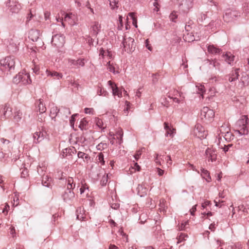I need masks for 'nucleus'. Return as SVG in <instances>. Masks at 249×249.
Segmentation results:
<instances>
[{"mask_svg": "<svg viewBox=\"0 0 249 249\" xmlns=\"http://www.w3.org/2000/svg\"><path fill=\"white\" fill-rule=\"evenodd\" d=\"M194 134L196 137L200 139L205 138L208 134L204 128L199 124L196 125L194 130Z\"/></svg>", "mask_w": 249, "mask_h": 249, "instance_id": "9", "label": "nucleus"}, {"mask_svg": "<svg viewBox=\"0 0 249 249\" xmlns=\"http://www.w3.org/2000/svg\"><path fill=\"white\" fill-rule=\"evenodd\" d=\"M239 70V69H236L235 70L234 72L231 75L233 77H234L237 79L238 78V77H239V73H238Z\"/></svg>", "mask_w": 249, "mask_h": 249, "instance_id": "55", "label": "nucleus"}, {"mask_svg": "<svg viewBox=\"0 0 249 249\" xmlns=\"http://www.w3.org/2000/svg\"><path fill=\"white\" fill-rule=\"evenodd\" d=\"M241 16L240 12L228 9L226 10L223 16V18L225 21L227 22H231L237 19Z\"/></svg>", "mask_w": 249, "mask_h": 249, "instance_id": "4", "label": "nucleus"}, {"mask_svg": "<svg viewBox=\"0 0 249 249\" xmlns=\"http://www.w3.org/2000/svg\"><path fill=\"white\" fill-rule=\"evenodd\" d=\"M210 203H211V202H210V201L206 200V201H204V203H203L202 204V207L203 208H205L207 206L209 205Z\"/></svg>", "mask_w": 249, "mask_h": 249, "instance_id": "62", "label": "nucleus"}, {"mask_svg": "<svg viewBox=\"0 0 249 249\" xmlns=\"http://www.w3.org/2000/svg\"><path fill=\"white\" fill-rule=\"evenodd\" d=\"M88 124V122L86 120L85 118H83L80 121V124L79 125V127L81 130H86L87 129V125Z\"/></svg>", "mask_w": 249, "mask_h": 249, "instance_id": "34", "label": "nucleus"}, {"mask_svg": "<svg viewBox=\"0 0 249 249\" xmlns=\"http://www.w3.org/2000/svg\"><path fill=\"white\" fill-rule=\"evenodd\" d=\"M100 28V26L98 22H95L92 26V31L94 35L96 36L98 34Z\"/></svg>", "mask_w": 249, "mask_h": 249, "instance_id": "30", "label": "nucleus"}, {"mask_svg": "<svg viewBox=\"0 0 249 249\" xmlns=\"http://www.w3.org/2000/svg\"><path fill=\"white\" fill-rule=\"evenodd\" d=\"M96 160L101 163V165L105 164V160L104 159V155L102 153H100L96 157Z\"/></svg>", "mask_w": 249, "mask_h": 249, "instance_id": "36", "label": "nucleus"}, {"mask_svg": "<svg viewBox=\"0 0 249 249\" xmlns=\"http://www.w3.org/2000/svg\"><path fill=\"white\" fill-rule=\"evenodd\" d=\"M3 116L5 118H9L12 116V108L8 105H5L3 108Z\"/></svg>", "mask_w": 249, "mask_h": 249, "instance_id": "22", "label": "nucleus"}, {"mask_svg": "<svg viewBox=\"0 0 249 249\" xmlns=\"http://www.w3.org/2000/svg\"><path fill=\"white\" fill-rule=\"evenodd\" d=\"M65 41V37L62 35L56 34L52 37V43L56 47L60 48L63 47Z\"/></svg>", "mask_w": 249, "mask_h": 249, "instance_id": "8", "label": "nucleus"}, {"mask_svg": "<svg viewBox=\"0 0 249 249\" xmlns=\"http://www.w3.org/2000/svg\"><path fill=\"white\" fill-rule=\"evenodd\" d=\"M233 146L232 144H229L227 145H225L224 147L222 148L223 151L226 153L227 152L231 151V150L230 149L231 147Z\"/></svg>", "mask_w": 249, "mask_h": 249, "instance_id": "49", "label": "nucleus"}, {"mask_svg": "<svg viewBox=\"0 0 249 249\" xmlns=\"http://www.w3.org/2000/svg\"><path fill=\"white\" fill-rule=\"evenodd\" d=\"M94 110L92 108H85V112L86 113L93 114Z\"/></svg>", "mask_w": 249, "mask_h": 249, "instance_id": "56", "label": "nucleus"}, {"mask_svg": "<svg viewBox=\"0 0 249 249\" xmlns=\"http://www.w3.org/2000/svg\"><path fill=\"white\" fill-rule=\"evenodd\" d=\"M193 1L192 0H182L179 6V10L183 14H187L192 8Z\"/></svg>", "mask_w": 249, "mask_h": 249, "instance_id": "7", "label": "nucleus"}, {"mask_svg": "<svg viewBox=\"0 0 249 249\" xmlns=\"http://www.w3.org/2000/svg\"><path fill=\"white\" fill-rule=\"evenodd\" d=\"M224 128V126H221V128H220L219 131H220L221 133L222 134V136H224L225 139L226 141H229L231 139V137H232V135L231 133L230 132V129L228 128L227 131L226 132H224L223 130V129Z\"/></svg>", "mask_w": 249, "mask_h": 249, "instance_id": "20", "label": "nucleus"}, {"mask_svg": "<svg viewBox=\"0 0 249 249\" xmlns=\"http://www.w3.org/2000/svg\"><path fill=\"white\" fill-rule=\"evenodd\" d=\"M74 152H76V150L73 147H72V148H65L63 150L62 154V157L63 158H65L68 155H71V154H73Z\"/></svg>", "mask_w": 249, "mask_h": 249, "instance_id": "26", "label": "nucleus"}, {"mask_svg": "<svg viewBox=\"0 0 249 249\" xmlns=\"http://www.w3.org/2000/svg\"><path fill=\"white\" fill-rule=\"evenodd\" d=\"M128 16L132 18V19L133 20L132 23H133V25H134L136 27H137V18L135 17V13H132V12L129 13Z\"/></svg>", "mask_w": 249, "mask_h": 249, "instance_id": "42", "label": "nucleus"}, {"mask_svg": "<svg viewBox=\"0 0 249 249\" xmlns=\"http://www.w3.org/2000/svg\"><path fill=\"white\" fill-rule=\"evenodd\" d=\"M74 19V15L72 14V13L65 14L64 19V21L68 22V23L70 25H73L75 23Z\"/></svg>", "mask_w": 249, "mask_h": 249, "instance_id": "16", "label": "nucleus"}, {"mask_svg": "<svg viewBox=\"0 0 249 249\" xmlns=\"http://www.w3.org/2000/svg\"><path fill=\"white\" fill-rule=\"evenodd\" d=\"M107 69L111 72L115 73V68L110 64V62L109 61L107 63Z\"/></svg>", "mask_w": 249, "mask_h": 249, "instance_id": "45", "label": "nucleus"}, {"mask_svg": "<svg viewBox=\"0 0 249 249\" xmlns=\"http://www.w3.org/2000/svg\"><path fill=\"white\" fill-rule=\"evenodd\" d=\"M137 194L141 197L147 194V189L142 185L139 184L137 188Z\"/></svg>", "mask_w": 249, "mask_h": 249, "instance_id": "24", "label": "nucleus"}, {"mask_svg": "<svg viewBox=\"0 0 249 249\" xmlns=\"http://www.w3.org/2000/svg\"><path fill=\"white\" fill-rule=\"evenodd\" d=\"M142 149L137 151L135 155L134 156V157L136 160H138V159L140 158L142 153Z\"/></svg>", "mask_w": 249, "mask_h": 249, "instance_id": "50", "label": "nucleus"}, {"mask_svg": "<svg viewBox=\"0 0 249 249\" xmlns=\"http://www.w3.org/2000/svg\"><path fill=\"white\" fill-rule=\"evenodd\" d=\"M164 128L166 130L165 136L166 137H173L174 136V133H175V129L172 128L169 125V124L167 122H165L164 123Z\"/></svg>", "mask_w": 249, "mask_h": 249, "instance_id": "15", "label": "nucleus"}, {"mask_svg": "<svg viewBox=\"0 0 249 249\" xmlns=\"http://www.w3.org/2000/svg\"><path fill=\"white\" fill-rule=\"evenodd\" d=\"M68 64L70 66L72 67L73 66H77V60L74 59H69Z\"/></svg>", "mask_w": 249, "mask_h": 249, "instance_id": "46", "label": "nucleus"}, {"mask_svg": "<svg viewBox=\"0 0 249 249\" xmlns=\"http://www.w3.org/2000/svg\"><path fill=\"white\" fill-rule=\"evenodd\" d=\"M97 94L99 95H102V96H107L108 95V93L104 89H102L101 88H99V89L97 90Z\"/></svg>", "mask_w": 249, "mask_h": 249, "instance_id": "41", "label": "nucleus"}, {"mask_svg": "<svg viewBox=\"0 0 249 249\" xmlns=\"http://www.w3.org/2000/svg\"><path fill=\"white\" fill-rule=\"evenodd\" d=\"M108 85L111 87V88L112 90V94L114 96H118V97H121L122 92L119 88L117 87V86L114 84L111 81H108Z\"/></svg>", "mask_w": 249, "mask_h": 249, "instance_id": "14", "label": "nucleus"}, {"mask_svg": "<svg viewBox=\"0 0 249 249\" xmlns=\"http://www.w3.org/2000/svg\"><path fill=\"white\" fill-rule=\"evenodd\" d=\"M70 84L72 86V87H75V88H78V86H79V85L75 81H73L72 80H71L70 82Z\"/></svg>", "mask_w": 249, "mask_h": 249, "instance_id": "60", "label": "nucleus"}, {"mask_svg": "<svg viewBox=\"0 0 249 249\" xmlns=\"http://www.w3.org/2000/svg\"><path fill=\"white\" fill-rule=\"evenodd\" d=\"M153 6L155 7L154 10L158 12L159 10V0H155V1L153 2Z\"/></svg>", "mask_w": 249, "mask_h": 249, "instance_id": "47", "label": "nucleus"}, {"mask_svg": "<svg viewBox=\"0 0 249 249\" xmlns=\"http://www.w3.org/2000/svg\"><path fill=\"white\" fill-rule=\"evenodd\" d=\"M22 73L21 72H19L18 75H17L13 78V82L15 84H18L21 82V80L23 77H21Z\"/></svg>", "mask_w": 249, "mask_h": 249, "instance_id": "35", "label": "nucleus"}, {"mask_svg": "<svg viewBox=\"0 0 249 249\" xmlns=\"http://www.w3.org/2000/svg\"><path fill=\"white\" fill-rule=\"evenodd\" d=\"M188 225V221H186L184 223L179 226L178 229L179 231H184L185 230L186 226Z\"/></svg>", "mask_w": 249, "mask_h": 249, "instance_id": "52", "label": "nucleus"}, {"mask_svg": "<svg viewBox=\"0 0 249 249\" xmlns=\"http://www.w3.org/2000/svg\"><path fill=\"white\" fill-rule=\"evenodd\" d=\"M46 73L48 76H50L54 77L57 79H60L62 78L63 74L61 73H59L55 71H50L48 70L46 71Z\"/></svg>", "mask_w": 249, "mask_h": 249, "instance_id": "23", "label": "nucleus"}, {"mask_svg": "<svg viewBox=\"0 0 249 249\" xmlns=\"http://www.w3.org/2000/svg\"><path fill=\"white\" fill-rule=\"evenodd\" d=\"M198 91H199L200 93H203L205 91V88H204V86H202V85H200L199 86H198Z\"/></svg>", "mask_w": 249, "mask_h": 249, "instance_id": "59", "label": "nucleus"}, {"mask_svg": "<svg viewBox=\"0 0 249 249\" xmlns=\"http://www.w3.org/2000/svg\"><path fill=\"white\" fill-rule=\"evenodd\" d=\"M38 110L40 113H45L46 108L44 104L39 100V104H38Z\"/></svg>", "mask_w": 249, "mask_h": 249, "instance_id": "37", "label": "nucleus"}, {"mask_svg": "<svg viewBox=\"0 0 249 249\" xmlns=\"http://www.w3.org/2000/svg\"><path fill=\"white\" fill-rule=\"evenodd\" d=\"M62 197L65 202L70 203L74 199L75 195L72 189L67 188V190L62 194Z\"/></svg>", "mask_w": 249, "mask_h": 249, "instance_id": "11", "label": "nucleus"}, {"mask_svg": "<svg viewBox=\"0 0 249 249\" xmlns=\"http://www.w3.org/2000/svg\"><path fill=\"white\" fill-rule=\"evenodd\" d=\"M108 177H107V175H104L102 179L101 180V184L102 185V186H105L106 185L107 183V180H108Z\"/></svg>", "mask_w": 249, "mask_h": 249, "instance_id": "43", "label": "nucleus"}, {"mask_svg": "<svg viewBox=\"0 0 249 249\" xmlns=\"http://www.w3.org/2000/svg\"><path fill=\"white\" fill-rule=\"evenodd\" d=\"M96 125L100 128L104 129L105 127H103V123L101 119L97 118L96 120Z\"/></svg>", "mask_w": 249, "mask_h": 249, "instance_id": "44", "label": "nucleus"}, {"mask_svg": "<svg viewBox=\"0 0 249 249\" xmlns=\"http://www.w3.org/2000/svg\"><path fill=\"white\" fill-rule=\"evenodd\" d=\"M88 190V187L87 184H82V186L80 189V194H82L84 193V192L86 191V190Z\"/></svg>", "mask_w": 249, "mask_h": 249, "instance_id": "51", "label": "nucleus"}, {"mask_svg": "<svg viewBox=\"0 0 249 249\" xmlns=\"http://www.w3.org/2000/svg\"><path fill=\"white\" fill-rule=\"evenodd\" d=\"M77 115H78L77 114H75L72 115L71 117V119L70 120V124L72 126H73V125H74V120H75L74 117H75V116H77Z\"/></svg>", "mask_w": 249, "mask_h": 249, "instance_id": "58", "label": "nucleus"}, {"mask_svg": "<svg viewBox=\"0 0 249 249\" xmlns=\"http://www.w3.org/2000/svg\"><path fill=\"white\" fill-rule=\"evenodd\" d=\"M67 189H73L75 187V183H74V181L72 178L69 177L67 180Z\"/></svg>", "mask_w": 249, "mask_h": 249, "instance_id": "32", "label": "nucleus"}, {"mask_svg": "<svg viewBox=\"0 0 249 249\" xmlns=\"http://www.w3.org/2000/svg\"><path fill=\"white\" fill-rule=\"evenodd\" d=\"M123 44L125 51L128 53L133 52L135 49L134 39L130 37H127L124 36Z\"/></svg>", "mask_w": 249, "mask_h": 249, "instance_id": "5", "label": "nucleus"}, {"mask_svg": "<svg viewBox=\"0 0 249 249\" xmlns=\"http://www.w3.org/2000/svg\"><path fill=\"white\" fill-rule=\"evenodd\" d=\"M248 121L249 119L247 116H243L242 118L239 120L237 123V125H238L240 128L239 129L236 130L235 132L239 134L240 135H247L249 132L248 129L247 128V124Z\"/></svg>", "mask_w": 249, "mask_h": 249, "instance_id": "3", "label": "nucleus"}, {"mask_svg": "<svg viewBox=\"0 0 249 249\" xmlns=\"http://www.w3.org/2000/svg\"><path fill=\"white\" fill-rule=\"evenodd\" d=\"M223 57H224L225 61L230 64H231V62L234 60V56L231 53H226L223 55Z\"/></svg>", "mask_w": 249, "mask_h": 249, "instance_id": "27", "label": "nucleus"}, {"mask_svg": "<svg viewBox=\"0 0 249 249\" xmlns=\"http://www.w3.org/2000/svg\"><path fill=\"white\" fill-rule=\"evenodd\" d=\"M214 114L213 109H210L207 107H205L201 109L200 116L204 122L208 123L213 120Z\"/></svg>", "mask_w": 249, "mask_h": 249, "instance_id": "2", "label": "nucleus"}, {"mask_svg": "<svg viewBox=\"0 0 249 249\" xmlns=\"http://www.w3.org/2000/svg\"><path fill=\"white\" fill-rule=\"evenodd\" d=\"M77 65H79L81 66H84L85 65L84 59H80L77 60Z\"/></svg>", "mask_w": 249, "mask_h": 249, "instance_id": "54", "label": "nucleus"}, {"mask_svg": "<svg viewBox=\"0 0 249 249\" xmlns=\"http://www.w3.org/2000/svg\"><path fill=\"white\" fill-rule=\"evenodd\" d=\"M45 118V116L43 115V113H40L38 115V120L40 122H42L44 121Z\"/></svg>", "mask_w": 249, "mask_h": 249, "instance_id": "53", "label": "nucleus"}, {"mask_svg": "<svg viewBox=\"0 0 249 249\" xmlns=\"http://www.w3.org/2000/svg\"><path fill=\"white\" fill-rule=\"evenodd\" d=\"M40 32L39 30L36 29H31L29 33V38L33 41L37 42L38 47H41L43 43L39 37Z\"/></svg>", "mask_w": 249, "mask_h": 249, "instance_id": "6", "label": "nucleus"}, {"mask_svg": "<svg viewBox=\"0 0 249 249\" xmlns=\"http://www.w3.org/2000/svg\"><path fill=\"white\" fill-rule=\"evenodd\" d=\"M242 246L240 243H236L233 245L229 246L228 249H242Z\"/></svg>", "mask_w": 249, "mask_h": 249, "instance_id": "38", "label": "nucleus"}, {"mask_svg": "<svg viewBox=\"0 0 249 249\" xmlns=\"http://www.w3.org/2000/svg\"><path fill=\"white\" fill-rule=\"evenodd\" d=\"M207 63H209V66H212L213 68L215 70L220 71V64L217 61L216 59H207Z\"/></svg>", "mask_w": 249, "mask_h": 249, "instance_id": "17", "label": "nucleus"}, {"mask_svg": "<svg viewBox=\"0 0 249 249\" xmlns=\"http://www.w3.org/2000/svg\"><path fill=\"white\" fill-rule=\"evenodd\" d=\"M109 4H110V6L111 7L112 9H114L115 7H116L117 8L118 7V6L117 5L118 2H117L115 0H110Z\"/></svg>", "mask_w": 249, "mask_h": 249, "instance_id": "48", "label": "nucleus"}, {"mask_svg": "<svg viewBox=\"0 0 249 249\" xmlns=\"http://www.w3.org/2000/svg\"><path fill=\"white\" fill-rule=\"evenodd\" d=\"M28 176V171L27 169H24L21 173V177L22 178H26Z\"/></svg>", "mask_w": 249, "mask_h": 249, "instance_id": "57", "label": "nucleus"}, {"mask_svg": "<svg viewBox=\"0 0 249 249\" xmlns=\"http://www.w3.org/2000/svg\"><path fill=\"white\" fill-rule=\"evenodd\" d=\"M33 14L31 13V12H30V13L28 15V16L27 18V22H29L33 17Z\"/></svg>", "mask_w": 249, "mask_h": 249, "instance_id": "64", "label": "nucleus"}, {"mask_svg": "<svg viewBox=\"0 0 249 249\" xmlns=\"http://www.w3.org/2000/svg\"><path fill=\"white\" fill-rule=\"evenodd\" d=\"M7 6L12 13H18L21 8L20 4L16 0H9L7 3Z\"/></svg>", "mask_w": 249, "mask_h": 249, "instance_id": "10", "label": "nucleus"}, {"mask_svg": "<svg viewBox=\"0 0 249 249\" xmlns=\"http://www.w3.org/2000/svg\"><path fill=\"white\" fill-rule=\"evenodd\" d=\"M205 154L208 156L209 160H210L212 162L216 160L217 152L215 149L208 148L205 151Z\"/></svg>", "mask_w": 249, "mask_h": 249, "instance_id": "12", "label": "nucleus"}, {"mask_svg": "<svg viewBox=\"0 0 249 249\" xmlns=\"http://www.w3.org/2000/svg\"><path fill=\"white\" fill-rule=\"evenodd\" d=\"M201 176L202 177V178H205L207 182H210L211 180V178L209 173V172L207 170L204 169V168H201Z\"/></svg>", "mask_w": 249, "mask_h": 249, "instance_id": "28", "label": "nucleus"}, {"mask_svg": "<svg viewBox=\"0 0 249 249\" xmlns=\"http://www.w3.org/2000/svg\"><path fill=\"white\" fill-rule=\"evenodd\" d=\"M50 15V13L48 11H46L44 12V18L46 20L49 19Z\"/></svg>", "mask_w": 249, "mask_h": 249, "instance_id": "61", "label": "nucleus"}, {"mask_svg": "<svg viewBox=\"0 0 249 249\" xmlns=\"http://www.w3.org/2000/svg\"><path fill=\"white\" fill-rule=\"evenodd\" d=\"M77 156L79 158L83 159L84 161H88L90 159V157L88 154L82 152H78Z\"/></svg>", "mask_w": 249, "mask_h": 249, "instance_id": "33", "label": "nucleus"}, {"mask_svg": "<svg viewBox=\"0 0 249 249\" xmlns=\"http://www.w3.org/2000/svg\"><path fill=\"white\" fill-rule=\"evenodd\" d=\"M52 179L48 175L43 176L42 179V184L47 187H51L52 186Z\"/></svg>", "mask_w": 249, "mask_h": 249, "instance_id": "18", "label": "nucleus"}, {"mask_svg": "<svg viewBox=\"0 0 249 249\" xmlns=\"http://www.w3.org/2000/svg\"><path fill=\"white\" fill-rule=\"evenodd\" d=\"M21 73H22L21 77H23V78H22L20 83H21L23 85L30 84L32 81L30 79V76L29 73H25L23 71L21 72Z\"/></svg>", "mask_w": 249, "mask_h": 249, "instance_id": "19", "label": "nucleus"}, {"mask_svg": "<svg viewBox=\"0 0 249 249\" xmlns=\"http://www.w3.org/2000/svg\"><path fill=\"white\" fill-rule=\"evenodd\" d=\"M46 132L38 131L34 134L33 138L34 139V142L38 143L43 140L46 136Z\"/></svg>", "mask_w": 249, "mask_h": 249, "instance_id": "13", "label": "nucleus"}, {"mask_svg": "<svg viewBox=\"0 0 249 249\" xmlns=\"http://www.w3.org/2000/svg\"><path fill=\"white\" fill-rule=\"evenodd\" d=\"M59 112V109H58L57 107L53 106L50 109V116L52 117V119L55 118L57 114Z\"/></svg>", "mask_w": 249, "mask_h": 249, "instance_id": "29", "label": "nucleus"}, {"mask_svg": "<svg viewBox=\"0 0 249 249\" xmlns=\"http://www.w3.org/2000/svg\"><path fill=\"white\" fill-rule=\"evenodd\" d=\"M0 69L2 71L11 72L15 69V58L13 56H7L0 60Z\"/></svg>", "mask_w": 249, "mask_h": 249, "instance_id": "1", "label": "nucleus"}, {"mask_svg": "<svg viewBox=\"0 0 249 249\" xmlns=\"http://www.w3.org/2000/svg\"><path fill=\"white\" fill-rule=\"evenodd\" d=\"M12 154L9 150H4V151L0 152V158H5L6 159L8 158H11Z\"/></svg>", "mask_w": 249, "mask_h": 249, "instance_id": "31", "label": "nucleus"}, {"mask_svg": "<svg viewBox=\"0 0 249 249\" xmlns=\"http://www.w3.org/2000/svg\"><path fill=\"white\" fill-rule=\"evenodd\" d=\"M221 51L220 49L216 48L213 45H210L208 46V52L211 54H220Z\"/></svg>", "mask_w": 249, "mask_h": 249, "instance_id": "21", "label": "nucleus"}, {"mask_svg": "<svg viewBox=\"0 0 249 249\" xmlns=\"http://www.w3.org/2000/svg\"><path fill=\"white\" fill-rule=\"evenodd\" d=\"M178 18V15L175 11L172 12L169 15L170 20L174 22H176V19Z\"/></svg>", "mask_w": 249, "mask_h": 249, "instance_id": "40", "label": "nucleus"}, {"mask_svg": "<svg viewBox=\"0 0 249 249\" xmlns=\"http://www.w3.org/2000/svg\"><path fill=\"white\" fill-rule=\"evenodd\" d=\"M9 209H10L9 206L7 204H6L5 208H4V209L2 211V213H8Z\"/></svg>", "mask_w": 249, "mask_h": 249, "instance_id": "63", "label": "nucleus"}, {"mask_svg": "<svg viewBox=\"0 0 249 249\" xmlns=\"http://www.w3.org/2000/svg\"><path fill=\"white\" fill-rule=\"evenodd\" d=\"M22 113L19 110L16 111L15 113L14 119L16 122H18L20 120L22 117Z\"/></svg>", "mask_w": 249, "mask_h": 249, "instance_id": "39", "label": "nucleus"}, {"mask_svg": "<svg viewBox=\"0 0 249 249\" xmlns=\"http://www.w3.org/2000/svg\"><path fill=\"white\" fill-rule=\"evenodd\" d=\"M77 219L80 220H83L85 218L84 213L85 211L84 208L82 207H79L76 211Z\"/></svg>", "mask_w": 249, "mask_h": 249, "instance_id": "25", "label": "nucleus"}]
</instances>
